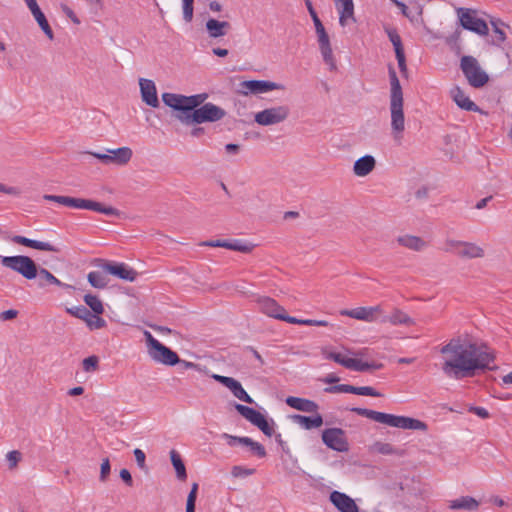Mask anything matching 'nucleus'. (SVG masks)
Here are the masks:
<instances>
[{
    "label": "nucleus",
    "mask_w": 512,
    "mask_h": 512,
    "mask_svg": "<svg viewBox=\"0 0 512 512\" xmlns=\"http://www.w3.org/2000/svg\"><path fill=\"white\" fill-rule=\"evenodd\" d=\"M226 249L233 250V251H239L243 253H248L252 250V246L248 244L241 243L240 241H234L230 242L228 241V246H226Z\"/></svg>",
    "instance_id": "603ef678"
},
{
    "label": "nucleus",
    "mask_w": 512,
    "mask_h": 512,
    "mask_svg": "<svg viewBox=\"0 0 512 512\" xmlns=\"http://www.w3.org/2000/svg\"><path fill=\"white\" fill-rule=\"evenodd\" d=\"M257 428L268 437H271L274 434V429L266 418L257 426Z\"/></svg>",
    "instance_id": "bf43d9fd"
},
{
    "label": "nucleus",
    "mask_w": 512,
    "mask_h": 512,
    "mask_svg": "<svg viewBox=\"0 0 512 512\" xmlns=\"http://www.w3.org/2000/svg\"><path fill=\"white\" fill-rule=\"evenodd\" d=\"M323 354H324V357L326 359L332 360V361H334V362L344 366L347 369L353 370V368H357L356 367L357 363H356V359L355 358L345 357L341 353H337V352H326V351H324Z\"/></svg>",
    "instance_id": "f704fd0d"
},
{
    "label": "nucleus",
    "mask_w": 512,
    "mask_h": 512,
    "mask_svg": "<svg viewBox=\"0 0 512 512\" xmlns=\"http://www.w3.org/2000/svg\"><path fill=\"white\" fill-rule=\"evenodd\" d=\"M244 445L248 446L252 453L257 455L260 458H263L266 456V450L262 444L259 442L254 441L250 437H247L246 440H244Z\"/></svg>",
    "instance_id": "c03bdc74"
},
{
    "label": "nucleus",
    "mask_w": 512,
    "mask_h": 512,
    "mask_svg": "<svg viewBox=\"0 0 512 512\" xmlns=\"http://www.w3.org/2000/svg\"><path fill=\"white\" fill-rule=\"evenodd\" d=\"M285 402L291 408L306 413H315L319 409L316 402L305 398L289 396L286 398Z\"/></svg>",
    "instance_id": "b1692460"
},
{
    "label": "nucleus",
    "mask_w": 512,
    "mask_h": 512,
    "mask_svg": "<svg viewBox=\"0 0 512 512\" xmlns=\"http://www.w3.org/2000/svg\"><path fill=\"white\" fill-rule=\"evenodd\" d=\"M37 276L39 277V286H41V287L45 286L46 284H53V285L60 286V287H64V286L67 287L66 284L62 283L58 278H56L50 271H48L45 268L38 269Z\"/></svg>",
    "instance_id": "58836bf2"
},
{
    "label": "nucleus",
    "mask_w": 512,
    "mask_h": 512,
    "mask_svg": "<svg viewBox=\"0 0 512 512\" xmlns=\"http://www.w3.org/2000/svg\"><path fill=\"white\" fill-rule=\"evenodd\" d=\"M223 438H225L227 440V444L231 447L237 445V444H241V445H244V440H246V436L244 437H239V436H233V435H230V434H227V433H224L222 435Z\"/></svg>",
    "instance_id": "6e6d98bb"
},
{
    "label": "nucleus",
    "mask_w": 512,
    "mask_h": 512,
    "mask_svg": "<svg viewBox=\"0 0 512 512\" xmlns=\"http://www.w3.org/2000/svg\"><path fill=\"white\" fill-rule=\"evenodd\" d=\"M134 456H135V460L137 462V465L141 469H143L145 467V459H146L145 453L141 449L136 448L134 450Z\"/></svg>",
    "instance_id": "e2e57ef3"
},
{
    "label": "nucleus",
    "mask_w": 512,
    "mask_h": 512,
    "mask_svg": "<svg viewBox=\"0 0 512 512\" xmlns=\"http://www.w3.org/2000/svg\"><path fill=\"white\" fill-rule=\"evenodd\" d=\"M330 501L340 512H359L355 501L345 493L331 492Z\"/></svg>",
    "instance_id": "aec40b11"
},
{
    "label": "nucleus",
    "mask_w": 512,
    "mask_h": 512,
    "mask_svg": "<svg viewBox=\"0 0 512 512\" xmlns=\"http://www.w3.org/2000/svg\"><path fill=\"white\" fill-rule=\"evenodd\" d=\"M375 165V158L371 155H365L355 161L353 172L356 176L364 177L375 168Z\"/></svg>",
    "instance_id": "cd10ccee"
},
{
    "label": "nucleus",
    "mask_w": 512,
    "mask_h": 512,
    "mask_svg": "<svg viewBox=\"0 0 512 512\" xmlns=\"http://www.w3.org/2000/svg\"><path fill=\"white\" fill-rule=\"evenodd\" d=\"M84 302L95 314L101 315L104 312L102 301L98 298V296L86 294L84 296Z\"/></svg>",
    "instance_id": "a19ab883"
},
{
    "label": "nucleus",
    "mask_w": 512,
    "mask_h": 512,
    "mask_svg": "<svg viewBox=\"0 0 512 512\" xmlns=\"http://www.w3.org/2000/svg\"><path fill=\"white\" fill-rule=\"evenodd\" d=\"M96 265L103 272L116 276L119 279L134 282L138 276V272L123 262H111L103 259H96Z\"/></svg>",
    "instance_id": "9d476101"
},
{
    "label": "nucleus",
    "mask_w": 512,
    "mask_h": 512,
    "mask_svg": "<svg viewBox=\"0 0 512 512\" xmlns=\"http://www.w3.org/2000/svg\"><path fill=\"white\" fill-rule=\"evenodd\" d=\"M226 112L221 107L213 103H205L200 106L191 115L186 114L181 117V123L186 126L202 124L205 122H216L224 118Z\"/></svg>",
    "instance_id": "423d86ee"
},
{
    "label": "nucleus",
    "mask_w": 512,
    "mask_h": 512,
    "mask_svg": "<svg viewBox=\"0 0 512 512\" xmlns=\"http://www.w3.org/2000/svg\"><path fill=\"white\" fill-rule=\"evenodd\" d=\"M399 245L413 251H422L427 243L420 237L414 235H403L397 238Z\"/></svg>",
    "instance_id": "72a5a7b5"
},
{
    "label": "nucleus",
    "mask_w": 512,
    "mask_h": 512,
    "mask_svg": "<svg viewBox=\"0 0 512 512\" xmlns=\"http://www.w3.org/2000/svg\"><path fill=\"white\" fill-rule=\"evenodd\" d=\"M387 34H388L389 40L391 41V43L394 46L395 53L397 51H403L404 49L402 46L401 37L399 36L397 31L389 29V30H387Z\"/></svg>",
    "instance_id": "8fccbe9b"
},
{
    "label": "nucleus",
    "mask_w": 512,
    "mask_h": 512,
    "mask_svg": "<svg viewBox=\"0 0 512 512\" xmlns=\"http://www.w3.org/2000/svg\"><path fill=\"white\" fill-rule=\"evenodd\" d=\"M12 241L16 244H20L37 250L60 252V249L58 247L50 244L49 242L37 241L20 235L14 236L12 238Z\"/></svg>",
    "instance_id": "5701e85b"
},
{
    "label": "nucleus",
    "mask_w": 512,
    "mask_h": 512,
    "mask_svg": "<svg viewBox=\"0 0 512 512\" xmlns=\"http://www.w3.org/2000/svg\"><path fill=\"white\" fill-rule=\"evenodd\" d=\"M443 250L462 259H477L485 256V250L481 246L473 242L454 239H446Z\"/></svg>",
    "instance_id": "1a4fd4ad"
},
{
    "label": "nucleus",
    "mask_w": 512,
    "mask_h": 512,
    "mask_svg": "<svg viewBox=\"0 0 512 512\" xmlns=\"http://www.w3.org/2000/svg\"><path fill=\"white\" fill-rule=\"evenodd\" d=\"M339 12V24L344 27L348 20L356 21L354 17L353 0H334Z\"/></svg>",
    "instance_id": "393cba45"
},
{
    "label": "nucleus",
    "mask_w": 512,
    "mask_h": 512,
    "mask_svg": "<svg viewBox=\"0 0 512 512\" xmlns=\"http://www.w3.org/2000/svg\"><path fill=\"white\" fill-rule=\"evenodd\" d=\"M162 100L165 105L176 111L174 116L185 112L184 95L166 92L162 94Z\"/></svg>",
    "instance_id": "7c9ffc66"
},
{
    "label": "nucleus",
    "mask_w": 512,
    "mask_h": 512,
    "mask_svg": "<svg viewBox=\"0 0 512 512\" xmlns=\"http://www.w3.org/2000/svg\"><path fill=\"white\" fill-rule=\"evenodd\" d=\"M469 412L474 413L475 415L479 416L482 419L489 418V412L484 407H478V406H471L469 408Z\"/></svg>",
    "instance_id": "680f3d73"
},
{
    "label": "nucleus",
    "mask_w": 512,
    "mask_h": 512,
    "mask_svg": "<svg viewBox=\"0 0 512 512\" xmlns=\"http://www.w3.org/2000/svg\"><path fill=\"white\" fill-rule=\"evenodd\" d=\"M228 389L232 392V394L239 399L248 404H253L254 400L250 397V395L245 391L242 387L241 383L236 379H233L231 384L228 386Z\"/></svg>",
    "instance_id": "4c0bfd02"
},
{
    "label": "nucleus",
    "mask_w": 512,
    "mask_h": 512,
    "mask_svg": "<svg viewBox=\"0 0 512 512\" xmlns=\"http://www.w3.org/2000/svg\"><path fill=\"white\" fill-rule=\"evenodd\" d=\"M234 407L241 416L256 427L265 419V416L262 413L252 407L238 403H235Z\"/></svg>",
    "instance_id": "c85d7f7f"
},
{
    "label": "nucleus",
    "mask_w": 512,
    "mask_h": 512,
    "mask_svg": "<svg viewBox=\"0 0 512 512\" xmlns=\"http://www.w3.org/2000/svg\"><path fill=\"white\" fill-rule=\"evenodd\" d=\"M106 152L109 154L110 163L117 165L127 164L133 155L132 150L129 147H120L117 149H107Z\"/></svg>",
    "instance_id": "c756f323"
},
{
    "label": "nucleus",
    "mask_w": 512,
    "mask_h": 512,
    "mask_svg": "<svg viewBox=\"0 0 512 512\" xmlns=\"http://www.w3.org/2000/svg\"><path fill=\"white\" fill-rule=\"evenodd\" d=\"M240 93L243 95L266 93L272 90L280 89L282 86L275 82L266 80H247L240 84Z\"/></svg>",
    "instance_id": "2eb2a0df"
},
{
    "label": "nucleus",
    "mask_w": 512,
    "mask_h": 512,
    "mask_svg": "<svg viewBox=\"0 0 512 512\" xmlns=\"http://www.w3.org/2000/svg\"><path fill=\"white\" fill-rule=\"evenodd\" d=\"M43 198L47 201L56 202L58 204L75 208V209H86V210H92L98 213H102L107 216H116L118 217L120 215V211L112 206H105L101 202L91 200V199H84V198H74L69 196H63V195H51L46 194L43 196Z\"/></svg>",
    "instance_id": "20e7f679"
},
{
    "label": "nucleus",
    "mask_w": 512,
    "mask_h": 512,
    "mask_svg": "<svg viewBox=\"0 0 512 512\" xmlns=\"http://www.w3.org/2000/svg\"><path fill=\"white\" fill-rule=\"evenodd\" d=\"M457 14L459 16L461 26L464 29L481 36L488 34L489 29L487 23L483 19L476 17L475 11L461 7L457 9Z\"/></svg>",
    "instance_id": "9b49d317"
},
{
    "label": "nucleus",
    "mask_w": 512,
    "mask_h": 512,
    "mask_svg": "<svg viewBox=\"0 0 512 512\" xmlns=\"http://www.w3.org/2000/svg\"><path fill=\"white\" fill-rule=\"evenodd\" d=\"M87 280L92 287L97 289H104L108 285V278L99 271L89 272Z\"/></svg>",
    "instance_id": "ea45409f"
},
{
    "label": "nucleus",
    "mask_w": 512,
    "mask_h": 512,
    "mask_svg": "<svg viewBox=\"0 0 512 512\" xmlns=\"http://www.w3.org/2000/svg\"><path fill=\"white\" fill-rule=\"evenodd\" d=\"M66 311L70 315H72V316H74L76 318H79L81 320H84V321L86 320V318L88 316H90V310L87 309L83 305H79V306H75V307H71V308H66Z\"/></svg>",
    "instance_id": "a18cd8bd"
},
{
    "label": "nucleus",
    "mask_w": 512,
    "mask_h": 512,
    "mask_svg": "<svg viewBox=\"0 0 512 512\" xmlns=\"http://www.w3.org/2000/svg\"><path fill=\"white\" fill-rule=\"evenodd\" d=\"M212 378L214 380H216L217 382L221 383L222 385H224L226 388H228V386L231 384L232 380L234 379L232 377L222 376V375H218V374L212 375Z\"/></svg>",
    "instance_id": "774afa93"
},
{
    "label": "nucleus",
    "mask_w": 512,
    "mask_h": 512,
    "mask_svg": "<svg viewBox=\"0 0 512 512\" xmlns=\"http://www.w3.org/2000/svg\"><path fill=\"white\" fill-rule=\"evenodd\" d=\"M376 450L383 455H390L394 453V447L389 443H376Z\"/></svg>",
    "instance_id": "13d9d810"
},
{
    "label": "nucleus",
    "mask_w": 512,
    "mask_h": 512,
    "mask_svg": "<svg viewBox=\"0 0 512 512\" xmlns=\"http://www.w3.org/2000/svg\"><path fill=\"white\" fill-rule=\"evenodd\" d=\"M170 459L176 471L177 478L181 481L186 480L187 472L180 454L173 449L170 451Z\"/></svg>",
    "instance_id": "e433bc0d"
},
{
    "label": "nucleus",
    "mask_w": 512,
    "mask_h": 512,
    "mask_svg": "<svg viewBox=\"0 0 512 512\" xmlns=\"http://www.w3.org/2000/svg\"><path fill=\"white\" fill-rule=\"evenodd\" d=\"M255 473V469L253 468H245L242 466H233L231 470V474L233 477H247Z\"/></svg>",
    "instance_id": "3c124183"
},
{
    "label": "nucleus",
    "mask_w": 512,
    "mask_h": 512,
    "mask_svg": "<svg viewBox=\"0 0 512 512\" xmlns=\"http://www.w3.org/2000/svg\"><path fill=\"white\" fill-rule=\"evenodd\" d=\"M62 11L65 13V15L71 19V21L75 24H79L80 20L76 16V14L73 12L72 9H70L67 5H62Z\"/></svg>",
    "instance_id": "338daca9"
},
{
    "label": "nucleus",
    "mask_w": 512,
    "mask_h": 512,
    "mask_svg": "<svg viewBox=\"0 0 512 512\" xmlns=\"http://www.w3.org/2000/svg\"><path fill=\"white\" fill-rule=\"evenodd\" d=\"M207 34L210 38H220L229 32L231 24L228 21H219L214 18H209L205 24Z\"/></svg>",
    "instance_id": "4be33fe9"
},
{
    "label": "nucleus",
    "mask_w": 512,
    "mask_h": 512,
    "mask_svg": "<svg viewBox=\"0 0 512 512\" xmlns=\"http://www.w3.org/2000/svg\"><path fill=\"white\" fill-rule=\"evenodd\" d=\"M322 441L330 449L338 452H347L349 444L344 430L341 428H328L322 432Z\"/></svg>",
    "instance_id": "ddd939ff"
},
{
    "label": "nucleus",
    "mask_w": 512,
    "mask_h": 512,
    "mask_svg": "<svg viewBox=\"0 0 512 512\" xmlns=\"http://www.w3.org/2000/svg\"><path fill=\"white\" fill-rule=\"evenodd\" d=\"M183 19L185 22L190 23L193 19L194 13V0H182Z\"/></svg>",
    "instance_id": "de8ad7c7"
},
{
    "label": "nucleus",
    "mask_w": 512,
    "mask_h": 512,
    "mask_svg": "<svg viewBox=\"0 0 512 512\" xmlns=\"http://www.w3.org/2000/svg\"><path fill=\"white\" fill-rule=\"evenodd\" d=\"M18 311L14 309L6 310L0 313L2 321L12 320L17 317Z\"/></svg>",
    "instance_id": "69168bd1"
},
{
    "label": "nucleus",
    "mask_w": 512,
    "mask_h": 512,
    "mask_svg": "<svg viewBox=\"0 0 512 512\" xmlns=\"http://www.w3.org/2000/svg\"><path fill=\"white\" fill-rule=\"evenodd\" d=\"M288 323L290 324H298V325H306V326H323L326 327L329 325L326 320H314V319H298L296 317H292L288 319Z\"/></svg>",
    "instance_id": "37998d69"
},
{
    "label": "nucleus",
    "mask_w": 512,
    "mask_h": 512,
    "mask_svg": "<svg viewBox=\"0 0 512 512\" xmlns=\"http://www.w3.org/2000/svg\"><path fill=\"white\" fill-rule=\"evenodd\" d=\"M356 367L357 368H353L354 371H359V372H364V371H369V370H379L383 367V364L382 363H376V362H372V363H368V362H363L359 359H356Z\"/></svg>",
    "instance_id": "49530a36"
},
{
    "label": "nucleus",
    "mask_w": 512,
    "mask_h": 512,
    "mask_svg": "<svg viewBox=\"0 0 512 512\" xmlns=\"http://www.w3.org/2000/svg\"><path fill=\"white\" fill-rule=\"evenodd\" d=\"M380 312V306L374 307H358L350 310H342L340 312L343 316H348L357 320H363L367 322L375 321V314Z\"/></svg>",
    "instance_id": "412c9836"
},
{
    "label": "nucleus",
    "mask_w": 512,
    "mask_h": 512,
    "mask_svg": "<svg viewBox=\"0 0 512 512\" xmlns=\"http://www.w3.org/2000/svg\"><path fill=\"white\" fill-rule=\"evenodd\" d=\"M111 471L110 461L108 458L103 459L100 468V481L106 482Z\"/></svg>",
    "instance_id": "864d4df0"
},
{
    "label": "nucleus",
    "mask_w": 512,
    "mask_h": 512,
    "mask_svg": "<svg viewBox=\"0 0 512 512\" xmlns=\"http://www.w3.org/2000/svg\"><path fill=\"white\" fill-rule=\"evenodd\" d=\"M200 246L226 248V246H228V241L227 240H207V241L201 242Z\"/></svg>",
    "instance_id": "052dcab7"
},
{
    "label": "nucleus",
    "mask_w": 512,
    "mask_h": 512,
    "mask_svg": "<svg viewBox=\"0 0 512 512\" xmlns=\"http://www.w3.org/2000/svg\"><path fill=\"white\" fill-rule=\"evenodd\" d=\"M479 502L471 496H462L449 502V508L453 510L475 511L479 507Z\"/></svg>",
    "instance_id": "473e14b6"
},
{
    "label": "nucleus",
    "mask_w": 512,
    "mask_h": 512,
    "mask_svg": "<svg viewBox=\"0 0 512 512\" xmlns=\"http://www.w3.org/2000/svg\"><path fill=\"white\" fill-rule=\"evenodd\" d=\"M27 7L31 11L33 17L35 18L36 22L38 23L41 30L45 33V35L52 40L54 38V33L44 15V13L41 11L39 5L37 4L36 0H24Z\"/></svg>",
    "instance_id": "6ab92c4d"
},
{
    "label": "nucleus",
    "mask_w": 512,
    "mask_h": 512,
    "mask_svg": "<svg viewBox=\"0 0 512 512\" xmlns=\"http://www.w3.org/2000/svg\"><path fill=\"white\" fill-rule=\"evenodd\" d=\"M325 393H352L361 396L380 397L382 394L370 386L355 387L349 384H337L324 388Z\"/></svg>",
    "instance_id": "dca6fc26"
},
{
    "label": "nucleus",
    "mask_w": 512,
    "mask_h": 512,
    "mask_svg": "<svg viewBox=\"0 0 512 512\" xmlns=\"http://www.w3.org/2000/svg\"><path fill=\"white\" fill-rule=\"evenodd\" d=\"M440 354L444 359L442 372L451 379L472 378L481 372L497 369L493 350L460 337L451 338L440 348Z\"/></svg>",
    "instance_id": "f257e3e1"
},
{
    "label": "nucleus",
    "mask_w": 512,
    "mask_h": 512,
    "mask_svg": "<svg viewBox=\"0 0 512 512\" xmlns=\"http://www.w3.org/2000/svg\"><path fill=\"white\" fill-rule=\"evenodd\" d=\"M99 359L97 356L92 355L87 358H85L82 362L83 370L85 372H92L97 370L98 368Z\"/></svg>",
    "instance_id": "09e8293b"
},
{
    "label": "nucleus",
    "mask_w": 512,
    "mask_h": 512,
    "mask_svg": "<svg viewBox=\"0 0 512 512\" xmlns=\"http://www.w3.org/2000/svg\"><path fill=\"white\" fill-rule=\"evenodd\" d=\"M147 353L151 360L166 366H174L180 362L176 352L158 341L149 331H144Z\"/></svg>",
    "instance_id": "39448f33"
},
{
    "label": "nucleus",
    "mask_w": 512,
    "mask_h": 512,
    "mask_svg": "<svg viewBox=\"0 0 512 512\" xmlns=\"http://www.w3.org/2000/svg\"><path fill=\"white\" fill-rule=\"evenodd\" d=\"M292 419L295 423L299 424L302 428L306 430L319 428L323 425V417L320 414H316L315 416L312 417L295 414L292 416Z\"/></svg>",
    "instance_id": "2f4dec72"
},
{
    "label": "nucleus",
    "mask_w": 512,
    "mask_h": 512,
    "mask_svg": "<svg viewBox=\"0 0 512 512\" xmlns=\"http://www.w3.org/2000/svg\"><path fill=\"white\" fill-rule=\"evenodd\" d=\"M259 309L262 313L269 317L282 320L288 323L291 316L286 314L284 307L280 306L274 299L266 296L258 297L256 300Z\"/></svg>",
    "instance_id": "4468645a"
},
{
    "label": "nucleus",
    "mask_w": 512,
    "mask_h": 512,
    "mask_svg": "<svg viewBox=\"0 0 512 512\" xmlns=\"http://www.w3.org/2000/svg\"><path fill=\"white\" fill-rule=\"evenodd\" d=\"M319 49L323 57V61L329 66L331 71L336 70V61L333 55V50L330 43V38L326 30L316 33Z\"/></svg>",
    "instance_id": "f3484780"
},
{
    "label": "nucleus",
    "mask_w": 512,
    "mask_h": 512,
    "mask_svg": "<svg viewBox=\"0 0 512 512\" xmlns=\"http://www.w3.org/2000/svg\"><path fill=\"white\" fill-rule=\"evenodd\" d=\"M208 95L206 93L195 94L191 96L184 95V103H185V112L182 115H175V118L181 122V117L186 114L191 115L192 112L196 111L202 103L207 99Z\"/></svg>",
    "instance_id": "bb28decb"
},
{
    "label": "nucleus",
    "mask_w": 512,
    "mask_h": 512,
    "mask_svg": "<svg viewBox=\"0 0 512 512\" xmlns=\"http://www.w3.org/2000/svg\"><path fill=\"white\" fill-rule=\"evenodd\" d=\"M383 321H387L392 325H412L414 320L405 312L395 309L391 315L387 316Z\"/></svg>",
    "instance_id": "c9c22d12"
},
{
    "label": "nucleus",
    "mask_w": 512,
    "mask_h": 512,
    "mask_svg": "<svg viewBox=\"0 0 512 512\" xmlns=\"http://www.w3.org/2000/svg\"><path fill=\"white\" fill-rule=\"evenodd\" d=\"M451 96L459 108L466 111H480V108L465 94L461 88L454 87L451 90Z\"/></svg>",
    "instance_id": "a878e982"
},
{
    "label": "nucleus",
    "mask_w": 512,
    "mask_h": 512,
    "mask_svg": "<svg viewBox=\"0 0 512 512\" xmlns=\"http://www.w3.org/2000/svg\"><path fill=\"white\" fill-rule=\"evenodd\" d=\"M491 24L493 26V30H494L495 34L497 35L498 41L504 42L506 39L505 32L498 26L497 21H491Z\"/></svg>",
    "instance_id": "0e129e2a"
},
{
    "label": "nucleus",
    "mask_w": 512,
    "mask_h": 512,
    "mask_svg": "<svg viewBox=\"0 0 512 512\" xmlns=\"http://www.w3.org/2000/svg\"><path fill=\"white\" fill-rule=\"evenodd\" d=\"M85 323L87 324L90 330L102 329L107 325L106 321L102 317H100V315H97L95 313L92 314L91 312L90 316L86 318Z\"/></svg>",
    "instance_id": "79ce46f5"
},
{
    "label": "nucleus",
    "mask_w": 512,
    "mask_h": 512,
    "mask_svg": "<svg viewBox=\"0 0 512 512\" xmlns=\"http://www.w3.org/2000/svg\"><path fill=\"white\" fill-rule=\"evenodd\" d=\"M395 54H396V59L398 62V67L400 69V72L402 74H406L407 73V65H406V58H405L404 50L397 51Z\"/></svg>",
    "instance_id": "4d7b16f0"
},
{
    "label": "nucleus",
    "mask_w": 512,
    "mask_h": 512,
    "mask_svg": "<svg viewBox=\"0 0 512 512\" xmlns=\"http://www.w3.org/2000/svg\"><path fill=\"white\" fill-rule=\"evenodd\" d=\"M0 262L2 266L19 273L24 278L32 280L37 277L38 267L36 263L28 256H1Z\"/></svg>",
    "instance_id": "6e6552de"
},
{
    "label": "nucleus",
    "mask_w": 512,
    "mask_h": 512,
    "mask_svg": "<svg viewBox=\"0 0 512 512\" xmlns=\"http://www.w3.org/2000/svg\"><path fill=\"white\" fill-rule=\"evenodd\" d=\"M289 115L288 106H277L264 109L255 114V122L262 126L278 124L284 121Z\"/></svg>",
    "instance_id": "f8f14e48"
},
{
    "label": "nucleus",
    "mask_w": 512,
    "mask_h": 512,
    "mask_svg": "<svg viewBox=\"0 0 512 512\" xmlns=\"http://www.w3.org/2000/svg\"><path fill=\"white\" fill-rule=\"evenodd\" d=\"M460 69L470 86L481 88L489 81L488 74L481 68L478 60L470 55H465L460 60Z\"/></svg>",
    "instance_id": "0eeeda50"
},
{
    "label": "nucleus",
    "mask_w": 512,
    "mask_h": 512,
    "mask_svg": "<svg viewBox=\"0 0 512 512\" xmlns=\"http://www.w3.org/2000/svg\"><path fill=\"white\" fill-rule=\"evenodd\" d=\"M390 80V112L391 128L394 137L402 134L405 129V117L403 111V92L400 81L393 66L388 69Z\"/></svg>",
    "instance_id": "7ed1b4c3"
},
{
    "label": "nucleus",
    "mask_w": 512,
    "mask_h": 512,
    "mask_svg": "<svg viewBox=\"0 0 512 512\" xmlns=\"http://www.w3.org/2000/svg\"><path fill=\"white\" fill-rule=\"evenodd\" d=\"M141 98L144 103L153 108L159 106L157 89L155 83L150 79L141 78L139 80Z\"/></svg>",
    "instance_id": "a211bd4d"
},
{
    "label": "nucleus",
    "mask_w": 512,
    "mask_h": 512,
    "mask_svg": "<svg viewBox=\"0 0 512 512\" xmlns=\"http://www.w3.org/2000/svg\"><path fill=\"white\" fill-rule=\"evenodd\" d=\"M350 411L356 413L359 416L369 418L373 421L386 424L391 427L420 431H426L428 429V426L425 422L407 416H397L360 407H353L350 409Z\"/></svg>",
    "instance_id": "f03ea898"
},
{
    "label": "nucleus",
    "mask_w": 512,
    "mask_h": 512,
    "mask_svg": "<svg viewBox=\"0 0 512 512\" xmlns=\"http://www.w3.org/2000/svg\"><path fill=\"white\" fill-rule=\"evenodd\" d=\"M6 458L9 463V467L14 468L21 459V453L17 450H13L7 453Z\"/></svg>",
    "instance_id": "5fc2aeb1"
}]
</instances>
